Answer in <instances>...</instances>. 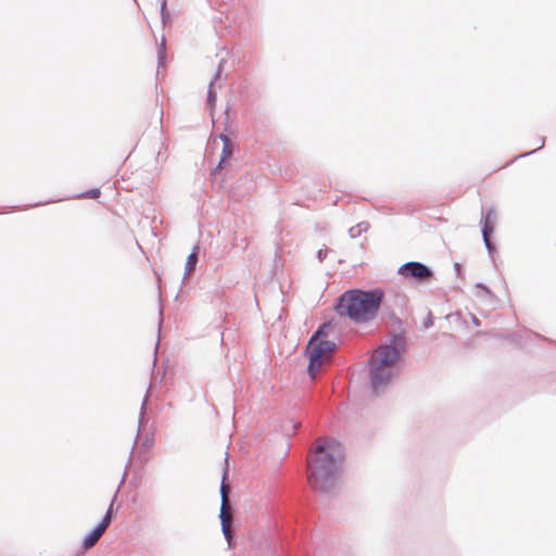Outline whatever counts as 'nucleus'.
Segmentation results:
<instances>
[{
  "instance_id": "nucleus-1",
  "label": "nucleus",
  "mask_w": 556,
  "mask_h": 556,
  "mask_svg": "<svg viewBox=\"0 0 556 556\" xmlns=\"http://www.w3.org/2000/svg\"><path fill=\"white\" fill-rule=\"evenodd\" d=\"M342 459L339 443L333 440L318 443L314 456L307 462L309 484L323 493L331 492L336 488Z\"/></svg>"
},
{
  "instance_id": "nucleus-2",
  "label": "nucleus",
  "mask_w": 556,
  "mask_h": 556,
  "mask_svg": "<svg viewBox=\"0 0 556 556\" xmlns=\"http://www.w3.org/2000/svg\"><path fill=\"white\" fill-rule=\"evenodd\" d=\"M406 351L404 332L392 334L390 342L378 346L368 361L371 390L379 393L399 372V362Z\"/></svg>"
},
{
  "instance_id": "nucleus-3",
  "label": "nucleus",
  "mask_w": 556,
  "mask_h": 556,
  "mask_svg": "<svg viewBox=\"0 0 556 556\" xmlns=\"http://www.w3.org/2000/svg\"><path fill=\"white\" fill-rule=\"evenodd\" d=\"M382 300L381 289H353L338 298L334 308L340 316H348L355 323H367L376 318Z\"/></svg>"
},
{
  "instance_id": "nucleus-4",
  "label": "nucleus",
  "mask_w": 556,
  "mask_h": 556,
  "mask_svg": "<svg viewBox=\"0 0 556 556\" xmlns=\"http://www.w3.org/2000/svg\"><path fill=\"white\" fill-rule=\"evenodd\" d=\"M329 324H323L314 333L308 342V353L313 355H317L318 358L326 361V356L329 353H332L336 350V343L329 340H326V329L329 327Z\"/></svg>"
},
{
  "instance_id": "nucleus-5",
  "label": "nucleus",
  "mask_w": 556,
  "mask_h": 556,
  "mask_svg": "<svg viewBox=\"0 0 556 556\" xmlns=\"http://www.w3.org/2000/svg\"><path fill=\"white\" fill-rule=\"evenodd\" d=\"M399 275L412 279L418 283L429 282L433 278V271L420 262H407L399 268Z\"/></svg>"
},
{
  "instance_id": "nucleus-6",
  "label": "nucleus",
  "mask_w": 556,
  "mask_h": 556,
  "mask_svg": "<svg viewBox=\"0 0 556 556\" xmlns=\"http://www.w3.org/2000/svg\"><path fill=\"white\" fill-rule=\"evenodd\" d=\"M220 522H222V530L224 533V536L226 541L228 542L229 546H231V542L233 539L232 531L230 529L231 522H232V515L230 510H222L219 514Z\"/></svg>"
},
{
  "instance_id": "nucleus-7",
  "label": "nucleus",
  "mask_w": 556,
  "mask_h": 556,
  "mask_svg": "<svg viewBox=\"0 0 556 556\" xmlns=\"http://www.w3.org/2000/svg\"><path fill=\"white\" fill-rule=\"evenodd\" d=\"M223 62L224 61H222L219 63L218 68L216 71L215 75H214V78L210 81V85H208V89H207V106L210 108V110H213V108L215 105V102H216V93L213 90V86H214L215 81L217 79H219V77H220Z\"/></svg>"
},
{
  "instance_id": "nucleus-8",
  "label": "nucleus",
  "mask_w": 556,
  "mask_h": 556,
  "mask_svg": "<svg viewBox=\"0 0 556 556\" xmlns=\"http://www.w3.org/2000/svg\"><path fill=\"white\" fill-rule=\"evenodd\" d=\"M105 532L103 528L100 526H97L84 540V547L90 548L97 544L99 539L102 536V534Z\"/></svg>"
},
{
  "instance_id": "nucleus-9",
  "label": "nucleus",
  "mask_w": 556,
  "mask_h": 556,
  "mask_svg": "<svg viewBox=\"0 0 556 556\" xmlns=\"http://www.w3.org/2000/svg\"><path fill=\"white\" fill-rule=\"evenodd\" d=\"M495 220H496V212L493 208L488 210L483 217L482 233H484V231H486V230H490V232H493Z\"/></svg>"
},
{
  "instance_id": "nucleus-10",
  "label": "nucleus",
  "mask_w": 556,
  "mask_h": 556,
  "mask_svg": "<svg viewBox=\"0 0 556 556\" xmlns=\"http://www.w3.org/2000/svg\"><path fill=\"white\" fill-rule=\"evenodd\" d=\"M235 144L231 140H227L225 144H223V151L220 155V160L218 163V168H223L224 164L231 157L233 153Z\"/></svg>"
},
{
  "instance_id": "nucleus-11",
  "label": "nucleus",
  "mask_w": 556,
  "mask_h": 556,
  "mask_svg": "<svg viewBox=\"0 0 556 556\" xmlns=\"http://www.w3.org/2000/svg\"><path fill=\"white\" fill-rule=\"evenodd\" d=\"M317 355L318 354H316V355L309 354V363L307 366V371L312 379H314L316 377L323 363L325 362V361L318 358Z\"/></svg>"
},
{
  "instance_id": "nucleus-12",
  "label": "nucleus",
  "mask_w": 556,
  "mask_h": 556,
  "mask_svg": "<svg viewBox=\"0 0 556 556\" xmlns=\"http://www.w3.org/2000/svg\"><path fill=\"white\" fill-rule=\"evenodd\" d=\"M198 247L189 254L185 266V278H187L195 268L198 262Z\"/></svg>"
},
{
  "instance_id": "nucleus-13",
  "label": "nucleus",
  "mask_w": 556,
  "mask_h": 556,
  "mask_svg": "<svg viewBox=\"0 0 556 556\" xmlns=\"http://www.w3.org/2000/svg\"><path fill=\"white\" fill-rule=\"evenodd\" d=\"M225 478H226V473L224 475V478H223V482H222V485H220V495H222V506H220V511L222 510H229V498H228V494L230 492V488L229 485H227L225 483Z\"/></svg>"
},
{
  "instance_id": "nucleus-14",
  "label": "nucleus",
  "mask_w": 556,
  "mask_h": 556,
  "mask_svg": "<svg viewBox=\"0 0 556 556\" xmlns=\"http://www.w3.org/2000/svg\"><path fill=\"white\" fill-rule=\"evenodd\" d=\"M369 228V225L368 223L366 222H362V223H358L357 225L355 226H352L350 229H349V235L351 238H357L359 237L363 232H365L367 229Z\"/></svg>"
},
{
  "instance_id": "nucleus-15",
  "label": "nucleus",
  "mask_w": 556,
  "mask_h": 556,
  "mask_svg": "<svg viewBox=\"0 0 556 556\" xmlns=\"http://www.w3.org/2000/svg\"><path fill=\"white\" fill-rule=\"evenodd\" d=\"M148 393L146 394L143 401H142V404H141V408H140V416H139V421H138V432H140L146 424H147V419H146V405H147V402H148Z\"/></svg>"
},
{
  "instance_id": "nucleus-16",
  "label": "nucleus",
  "mask_w": 556,
  "mask_h": 556,
  "mask_svg": "<svg viewBox=\"0 0 556 556\" xmlns=\"http://www.w3.org/2000/svg\"><path fill=\"white\" fill-rule=\"evenodd\" d=\"M114 502H115V497L112 500L102 521L98 525L101 528H103L104 530H106V528L110 526V523L112 521V509H113Z\"/></svg>"
},
{
  "instance_id": "nucleus-17",
  "label": "nucleus",
  "mask_w": 556,
  "mask_h": 556,
  "mask_svg": "<svg viewBox=\"0 0 556 556\" xmlns=\"http://www.w3.org/2000/svg\"><path fill=\"white\" fill-rule=\"evenodd\" d=\"M114 502H115V497L112 500L102 521L98 525L101 528H103L104 530H106V528L110 526V523L112 521V509H113Z\"/></svg>"
},
{
  "instance_id": "nucleus-18",
  "label": "nucleus",
  "mask_w": 556,
  "mask_h": 556,
  "mask_svg": "<svg viewBox=\"0 0 556 556\" xmlns=\"http://www.w3.org/2000/svg\"><path fill=\"white\" fill-rule=\"evenodd\" d=\"M492 233L493 232H490V230H486V231H484V233H482L483 242H484L485 248L490 254H493L496 251L495 245L491 240Z\"/></svg>"
},
{
  "instance_id": "nucleus-19",
  "label": "nucleus",
  "mask_w": 556,
  "mask_h": 556,
  "mask_svg": "<svg viewBox=\"0 0 556 556\" xmlns=\"http://www.w3.org/2000/svg\"><path fill=\"white\" fill-rule=\"evenodd\" d=\"M165 59V39L163 38L161 46L157 51V63L159 67L163 66Z\"/></svg>"
},
{
  "instance_id": "nucleus-20",
  "label": "nucleus",
  "mask_w": 556,
  "mask_h": 556,
  "mask_svg": "<svg viewBox=\"0 0 556 556\" xmlns=\"http://www.w3.org/2000/svg\"><path fill=\"white\" fill-rule=\"evenodd\" d=\"M100 195V189H91L87 192H84L81 197L89 198V199H96Z\"/></svg>"
},
{
  "instance_id": "nucleus-21",
  "label": "nucleus",
  "mask_w": 556,
  "mask_h": 556,
  "mask_svg": "<svg viewBox=\"0 0 556 556\" xmlns=\"http://www.w3.org/2000/svg\"><path fill=\"white\" fill-rule=\"evenodd\" d=\"M544 143H545V138H542V139H541V144H540L536 149H534L533 151H530V152H527V153L520 154L518 157H523V156H527V155H529V154H532L534 151L540 150L541 148H543V147H544Z\"/></svg>"
},
{
  "instance_id": "nucleus-22",
  "label": "nucleus",
  "mask_w": 556,
  "mask_h": 556,
  "mask_svg": "<svg viewBox=\"0 0 556 556\" xmlns=\"http://www.w3.org/2000/svg\"><path fill=\"white\" fill-rule=\"evenodd\" d=\"M476 287H477V288H480V289H481L485 294H489V295L491 294L490 289H489L486 286H484L483 283L478 282V283L476 285Z\"/></svg>"
},
{
  "instance_id": "nucleus-23",
  "label": "nucleus",
  "mask_w": 556,
  "mask_h": 556,
  "mask_svg": "<svg viewBox=\"0 0 556 556\" xmlns=\"http://www.w3.org/2000/svg\"><path fill=\"white\" fill-rule=\"evenodd\" d=\"M327 255V251L326 250H319L318 253H317V257L318 260L321 262Z\"/></svg>"
},
{
  "instance_id": "nucleus-24",
  "label": "nucleus",
  "mask_w": 556,
  "mask_h": 556,
  "mask_svg": "<svg viewBox=\"0 0 556 556\" xmlns=\"http://www.w3.org/2000/svg\"><path fill=\"white\" fill-rule=\"evenodd\" d=\"M454 268H455V271H456L457 276H460V274H462L460 264L459 263H455L454 264Z\"/></svg>"
},
{
  "instance_id": "nucleus-25",
  "label": "nucleus",
  "mask_w": 556,
  "mask_h": 556,
  "mask_svg": "<svg viewBox=\"0 0 556 556\" xmlns=\"http://www.w3.org/2000/svg\"><path fill=\"white\" fill-rule=\"evenodd\" d=\"M219 139L223 141V144H225V142H226L227 140H230V139H229V137H228V136H226V135H224V134H220V135H219Z\"/></svg>"
},
{
  "instance_id": "nucleus-26",
  "label": "nucleus",
  "mask_w": 556,
  "mask_h": 556,
  "mask_svg": "<svg viewBox=\"0 0 556 556\" xmlns=\"http://www.w3.org/2000/svg\"><path fill=\"white\" fill-rule=\"evenodd\" d=\"M430 326H432V319H431V318H428V319L425 321V327H426V328H429Z\"/></svg>"
},
{
  "instance_id": "nucleus-27",
  "label": "nucleus",
  "mask_w": 556,
  "mask_h": 556,
  "mask_svg": "<svg viewBox=\"0 0 556 556\" xmlns=\"http://www.w3.org/2000/svg\"><path fill=\"white\" fill-rule=\"evenodd\" d=\"M472 323H473L476 326H480V320H479L475 315H472Z\"/></svg>"
}]
</instances>
